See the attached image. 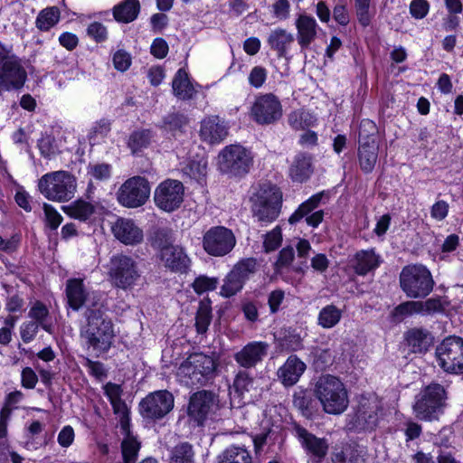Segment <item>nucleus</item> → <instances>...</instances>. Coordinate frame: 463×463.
<instances>
[{"instance_id":"f257e3e1","label":"nucleus","mask_w":463,"mask_h":463,"mask_svg":"<svg viewBox=\"0 0 463 463\" xmlns=\"http://www.w3.org/2000/svg\"><path fill=\"white\" fill-rule=\"evenodd\" d=\"M80 337L84 345L97 355L105 354L111 348L116 337L114 324L101 308H86Z\"/></svg>"},{"instance_id":"f03ea898","label":"nucleus","mask_w":463,"mask_h":463,"mask_svg":"<svg viewBox=\"0 0 463 463\" xmlns=\"http://www.w3.org/2000/svg\"><path fill=\"white\" fill-rule=\"evenodd\" d=\"M315 395L325 412L341 414L349 403L347 391L341 380L331 374L318 378L315 385Z\"/></svg>"},{"instance_id":"7ed1b4c3","label":"nucleus","mask_w":463,"mask_h":463,"mask_svg":"<svg viewBox=\"0 0 463 463\" xmlns=\"http://www.w3.org/2000/svg\"><path fill=\"white\" fill-rule=\"evenodd\" d=\"M217 365V362L212 356L194 353L180 364L177 376L186 386L205 385L214 377Z\"/></svg>"},{"instance_id":"20e7f679","label":"nucleus","mask_w":463,"mask_h":463,"mask_svg":"<svg viewBox=\"0 0 463 463\" xmlns=\"http://www.w3.org/2000/svg\"><path fill=\"white\" fill-rule=\"evenodd\" d=\"M37 187L47 200L64 203L74 197L77 181L70 172L59 170L43 175L38 180Z\"/></svg>"},{"instance_id":"39448f33","label":"nucleus","mask_w":463,"mask_h":463,"mask_svg":"<svg viewBox=\"0 0 463 463\" xmlns=\"http://www.w3.org/2000/svg\"><path fill=\"white\" fill-rule=\"evenodd\" d=\"M446 400L445 388L439 383H431L416 396L413 412L420 420H436L443 413Z\"/></svg>"},{"instance_id":"423d86ee","label":"nucleus","mask_w":463,"mask_h":463,"mask_svg":"<svg viewBox=\"0 0 463 463\" xmlns=\"http://www.w3.org/2000/svg\"><path fill=\"white\" fill-rule=\"evenodd\" d=\"M400 286L408 298H421L432 291L434 280L430 271L425 266L408 265L400 274Z\"/></svg>"},{"instance_id":"0eeeda50","label":"nucleus","mask_w":463,"mask_h":463,"mask_svg":"<svg viewBox=\"0 0 463 463\" xmlns=\"http://www.w3.org/2000/svg\"><path fill=\"white\" fill-rule=\"evenodd\" d=\"M108 275L113 287L127 290L137 285L141 272L138 263L132 257L118 253L109 260Z\"/></svg>"},{"instance_id":"6e6552de","label":"nucleus","mask_w":463,"mask_h":463,"mask_svg":"<svg viewBox=\"0 0 463 463\" xmlns=\"http://www.w3.org/2000/svg\"><path fill=\"white\" fill-rule=\"evenodd\" d=\"M281 202L279 189L275 185L264 184L252 198L253 216L260 222H272L280 213Z\"/></svg>"},{"instance_id":"1a4fd4ad","label":"nucleus","mask_w":463,"mask_h":463,"mask_svg":"<svg viewBox=\"0 0 463 463\" xmlns=\"http://www.w3.org/2000/svg\"><path fill=\"white\" fill-rule=\"evenodd\" d=\"M219 169L231 176L245 175L252 165L251 153L240 145L225 146L218 156Z\"/></svg>"},{"instance_id":"9d476101","label":"nucleus","mask_w":463,"mask_h":463,"mask_svg":"<svg viewBox=\"0 0 463 463\" xmlns=\"http://www.w3.org/2000/svg\"><path fill=\"white\" fill-rule=\"evenodd\" d=\"M438 365L446 373H463V338L446 337L435 350Z\"/></svg>"},{"instance_id":"9b49d317","label":"nucleus","mask_w":463,"mask_h":463,"mask_svg":"<svg viewBox=\"0 0 463 463\" xmlns=\"http://www.w3.org/2000/svg\"><path fill=\"white\" fill-rule=\"evenodd\" d=\"M27 80V72L22 61L14 54L0 51V95L22 89Z\"/></svg>"},{"instance_id":"f8f14e48","label":"nucleus","mask_w":463,"mask_h":463,"mask_svg":"<svg viewBox=\"0 0 463 463\" xmlns=\"http://www.w3.org/2000/svg\"><path fill=\"white\" fill-rule=\"evenodd\" d=\"M383 414V405L373 393L361 395L353 418L354 425L359 430L374 429Z\"/></svg>"},{"instance_id":"ddd939ff","label":"nucleus","mask_w":463,"mask_h":463,"mask_svg":"<svg viewBox=\"0 0 463 463\" xmlns=\"http://www.w3.org/2000/svg\"><path fill=\"white\" fill-rule=\"evenodd\" d=\"M150 195L148 181L142 176L126 180L117 192L118 203L128 208H137L146 203Z\"/></svg>"},{"instance_id":"4468645a","label":"nucleus","mask_w":463,"mask_h":463,"mask_svg":"<svg viewBox=\"0 0 463 463\" xmlns=\"http://www.w3.org/2000/svg\"><path fill=\"white\" fill-rule=\"evenodd\" d=\"M235 245L234 233L224 226L212 227L203 237V248L211 256H225L233 250Z\"/></svg>"},{"instance_id":"2eb2a0df","label":"nucleus","mask_w":463,"mask_h":463,"mask_svg":"<svg viewBox=\"0 0 463 463\" xmlns=\"http://www.w3.org/2000/svg\"><path fill=\"white\" fill-rule=\"evenodd\" d=\"M282 114L280 100L272 93L259 95L250 108V117L259 125L274 124Z\"/></svg>"},{"instance_id":"dca6fc26","label":"nucleus","mask_w":463,"mask_h":463,"mask_svg":"<svg viewBox=\"0 0 463 463\" xmlns=\"http://www.w3.org/2000/svg\"><path fill=\"white\" fill-rule=\"evenodd\" d=\"M184 187L182 182L166 179L160 183L155 190L156 205L166 213L178 209L184 202Z\"/></svg>"},{"instance_id":"f3484780","label":"nucleus","mask_w":463,"mask_h":463,"mask_svg":"<svg viewBox=\"0 0 463 463\" xmlns=\"http://www.w3.org/2000/svg\"><path fill=\"white\" fill-rule=\"evenodd\" d=\"M174 396L166 390L149 393L139 403L141 415L148 420H160L174 408Z\"/></svg>"},{"instance_id":"a211bd4d","label":"nucleus","mask_w":463,"mask_h":463,"mask_svg":"<svg viewBox=\"0 0 463 463\" xmlns=\"http://www.w3.org/2000/svg\"><path fill=\"white\" fill-rule=\"evenodd\" d=\"M66 296L69 306L73 310H79L83 306L87 308H100L101 294L87 290L83 280L71 279L66 283Z\"/></svg>"},{"instance_id":"6ab92c4d","label":"nucleus","mask_w":463,"mask_h":463,"mask_svg":"<svg viewBox=\"0 0 463 463\" xmlns=\"http://www.w3.org/2000/svg\"><path fill=\"white\" fill-rule=\"evenodd\" d=\"M269 348V345L266 342H250L233 354V359L244 369L254 368L267 356Z\"/></svg>"},{"instance_id":"aec40b11","label":"nucleus","mask_w":463,"mask_h":463,"mask_svg":"<svg viewBox=\"0 0 463 463\" xmlns=\"http://www.w3.org/2000/svg\"><path fill=\"white\" fill-rule=\"evenodd\" d=\"M158 247H160V260L165 268L175 272L186 271L190 259L182 247L173 244H159Z\"/></svg>"},{"instance_id":"412c9836","label":"nucleus","mask_w":463,"mask_h":463,"mask_svg":"<svg viewBox=\"0 0 463 463\" xmlns=\"http://www.w3.org/2000/svg\"><path fill=\"white\" fill-rule=\"evenodd\" d=\"M111 231L115 238L125 245H137L143 241V231L131 219L118 218Z\"/></svg>"},{"instance_id":"4be33fe9","label":"nucleus","mask_w":463,"mask_h":463,"mask_svg":"<svg viewBox=\"0 0 463 463\" xmlns=\"http://www.w3.org/2000/svg\"><path fill=\"white\" fill-rule=\"evenodd\" d=\"M228 124L219 116H209L201 121L200 137L209 144H217L228 136Z\"/></svg>"},{"instance_id":"5701e85b","label":"nucleus","mask_w":463,"mask_h":463,"mask_svg":"<svg viewBox=\"0 0 463 463\" xmlns=\"http://www.w3.org/2000/svg\"><path fill=\"white\" fill-rule=\"evenodd\" d=\"M293 432L308 453L319 459L326 455L328 445L325 439L316 437L298 423L293 424Z\"/></svg>"},{"instance_id":"b1692460","label":"nucleus","mask_w":463,"mask_h":463,"mask_svg":"<svg viewBox=\"0 0 463 463\" xmlns=\"http://www.w3.org/2000/svg\"><path fill=\"white\" fill-rule=\"evenodd\" d=\"M306 369V364L296 354H291L278 369L277 376L285 387H291L299 381Z\"/></svg>"},{"instance_id":"393cba45","label":"nucleus","mask_w":463,"mask_h":463,"mask_svg":"<svg viewBox=\"0 0 463 463\" xmlns=\"http://www.w3.org/2000/svg\"><path fill=\"white\" fill-rule=\"evenodd\" d=\"M214 402V395L209 391H200L194 393L189 402L188 414L199 425L206 419Z\"/></svg>"},{"instance_id":"a878e982","label":"nucleus","mask_w":463,"mask_h":463,"mask_svg":"<svg viewBox=\"0 0 463 463\" xmlns=\"http://www.w3.org/2000/svg\"><path fill=\"white\" fill-rule=\"evenodd\" d=\"M295 25L298 43L302 51L307 50L317 36L318 24L313 16L301 14L297 17Z\"/></svg>"},{"instance_id":"bb28decb","label":"nucleus","mask_w":463,"mask_h":463,"mask_svg":"<svg viewBox=\"0 0 463 463\" xmlns=\"http://www.w3.org/2000/svg\"><path fill=\"white\" fill-rule=\"evenodd\" d=\"M404 338L410 350L414 354L426 353L434 342V337L429 330L418 327L408 330Z\"/></svg>"},{"instance_id":"cd10ccee","label":"nucleus","mask_w":463,"mask_h":463,"mask_svg":"<svg viewBox=\"0 0 463 463\" xmlns=\"http://www.w3.org/2000/svg\"><path fill=\"white\" fill-rule=\"evenodd\" d=\"M294 42L293 33L280 27L271 30L267 38L268 45L279 57H286Z\"/></svg>"},{"instance_id":"c85d7f7f","label":"nucleus","mask_w":463,"mask_h":463,"mask_svg":"<svg viewBox=\"0 0 463 463\" xmlns=\"http://www.w3.org/2000/svg\"><path fill=\"white\" fill-rule=\"evenodd\" d=\"M313 173L311 156L299 153L298 154L289 167V176L294 182L303 183L307 181Z\"/></svg>"},{"instance_id":"c756f323","label":"nucleus","mask_w":463,"mask_h":463,"mask_svg":"<svg viewBox=\"0 0 463 463\" xmlns=\"http://www.w3.org/2000/svg\"><path fill=\"white\" fill-rule=\"evenodd\" d=\"M121 428L125 432V437L121 442L124 463H134L137 458L141 444L137 437L130 432L127 421H121Z\"/></svg>"},{"instance_id":"7c9ffc66","label":"nucleus","mask_w":463,"mask_h":463,"mask_svg":"<svg viewBox=\"0 0 463 463\" xmlns=\"http://www.w3.org/2000/svg\"><path fill=\"white\" fill-rule=\"evenodd\" d=\"M379 146L377 142L362 143L358 146V162L361 170L369 174L374 169L378 160Z\"/></svg>"},{"instance_id":"2f4dec72","label":"nucleus","mask_w":463,"mask_h":463,"mask_svg":"<svg viewBox=\"0 0 463 463\" xmlns=\"http://www.w3.org/2000/svg\"><path fill=\"white\" fill-rule=\"evenodd\" d=\"M379 256L373 250L358 251L354 259L353 268L358 275H366L379 266Z\"/></svg>"},{"instance_id":"473e14b6","label":"nucleus","mask_w":463,"mask_h":463,"mask_svg":"<svg viewBox=\"0 0 463 463\" xmlns=\"http://www.w3.org/2000/svg\"><path fill=\"white\" fill-rule=\"evenodd\" d=\"M172 88L174 94L180 99H191L195 94V90L184 69L177 71L172 82Z\"/></svg>"},{"instance_id":"72a5a7b5","label":"nucleus","mask_w":463,"mask_h":463,"mask_svg":"<svg viewBox=\"0 0 463 463\" xmlns=\"http://www.w3.org/2000/svg\"><path fill=\"white\" fill-rule=\"evenodd\" d=\"M140 12V4L138 0H125L113 8V16L116 21L120 23L133 22Z\"/></svg>"},{"instance_id":"f704fd0d","label":"nucleus","mask_w":463,"mask_h":463,"mask_svg":"<svg viewBox=\"0 0 463 463\" xmlns=\"http://www.w3.org/2000/svg\"><path fill=\"white\" fill-rule=\"evenodd\" d=\"M96 205L90 202L79 199L68 206H64V212L71 217L85 222L90 219L96 211Z\"/></svg>"},{"instance_id":"c9c22d12","label":"nucleus","mask_w":463,"mask_h":463,"mask_svg":"<svg viewBox=\"0 0 463 463\" xmlns=\"http://www.w3.org/2000/svg\"><path fill=\"white\" fill-rule=\"evenodd\" d=\"M218 463H252V458L244 447L232 445L219 455Z\"/></svg>"},{"instance_id":"e433bc0d","label":"nucleus","mask_w":463,"mask_h":463,"mask_svg":"<svg viewBox=\"0 0 463 463\" xmlns=\"http://www.w3.org/2000/svg\"><path fill=\"white\" fill-rule=\"evenodd\" d=\"M153 139V134L149 129H140L132 132L128 140V146L133 155H137L148 147Z\"/></svg>"},{"instance_id":"4c0bfd02","label":"nucleus","mask_w":463,"mask_h":463,"mask_svg":"<svg viewBox=\"0 0 463 463\" xmlns=\"http://www.w3.org/2000/svg\"><path fill=\"white\" fill-rule=\"evenodd\" d=\"M342 317V311L334 305L324 307L317 317V324L326 329L332 328L336 326Z\"/></svg>"},{"instance_id":"58836bf2","label":"nucleus","mask_w":463,"mask_h":463,"mask_svg":"<svg viewBox=\"0 0 463 463\" xmlns=\"http://www.w3.org/2000/svg\"><path fill=\"white\" fill-rule=\"evenodd\" d=\"M60 20V10L56 6L42 10L36 18L35 25L41 31H48Z\"/></svg>"},{"instance_id":"ea45409f","label":"nucleus","mask_w":463,"mask_h":463,"mask_svg":"<svg viewBox=\"0 0 463 463\" xmlns=\"http://www.w3.org/2000/svg\"><path fill=\"white\" fill-rule=\"evenodd\" d=\"M323 196L324 193H318L301 203L295 213L289 217L288 222L293 224L300 221L302 218L309 216V213L319 205Z\"/></svg>"},{"instance_id":"a19ab883","label":"nucleus","mask_w":463,"mask_h":463,"mask_svg":"<svg viewBox=\"0 0 463 463\" xmlns=\"http://www.w3.org/2000/svg\"><path fill=\"white\" fill-rule=\"evenodd\" d=\"M315 121V117L305 109L294 110L288 117L289 126L296 130L309 128L314 125Z\"/></svg>"},{"instance_id":"79ce46f5","label":"nucleus","mask_w":463,"mask_h":463,"mask_svg":"<svg viewBox=\"0 0 463 463\" xmlns=\"http://www.w3.org/2000/svg\"><path fill=\"white\" fill-rule=\"evenodd\" d=\"M418 314L417 302L405 301L395 307L390 313V321L393 324L402 322L406 317Z\"/></svg>"},{"instance_id":"37998d69","label":"nucleus","mask_w":463,"mask_h":463,"mask_svg":"<svg viewBox=\"0 0 463 463\" xmlns=\"http://www.w3.org/2000/svg\"><path fill=\"white\" fill-rule=\"evenodd\" d=\"M28 317L33 322L41 325V327L48 333L52 332V325L48 323L49 310L41 301H35L29 310Z\"/></svg>"},{"instance_id":"c03bdc74","label":"nucleus","mask_w":463,"mask_h":463,"mask_svg":"<svg viewBox=\"0 0 463 463\" xmlns=\"http://www.w3.org/2000/svg\"><path fill=\"white\" fill-rule=\"evenodd\" d=\"M212 321V307L209 301H201L195 317V326L199 334H204Z\"/></svg>"},{"instance_id":"a18cd8bd","label":"nucleus","mask_w":463,"mask_h":463,"mask_svg":"<svg viewBox=\"0 0 463 463\" xmlns=\"http://www.w3.org/2000/svg\"><path fill=\"white\" fill-rule=\"evenodd\" d=\"M244 281L232 269L223 280V285L221 288V294L226 298L234 296L237 292L241 291L243 288Z\"/></svg>"},{"instance_id":"49530a36","label":"nucleus","mask_w":463,"mask_h":463,"mask_svg":"<svg viewBox=\"0 0 463 463\" xmlns=\"http://www.w3.org/2000/svg\"><path fill=\"white\" fill-rule=\"evenodd\" d=\"M278 345L281 351L295 352L303 348L302 338L295 331H286L278 338Z\"/></svg>"},{"instance_id":"de8ad7c7","label":"nucleus","mask_w":463,"mask_h":463,"mask_svg":"<svg viewBox=\"0 0 463 463\" xmlns=\"http://www.w3.org/2000/svg\"><path fill=\"white\" fill-rule=\"evenodd\" d=\"M194 456L192 445L183 442L173 449L169 463H194Z\"/></svg>"},{"instance_id":"09e8293b","label":"nucleus","mask_w":463,"mask_h":463,"mask_svg":"<svg viewBox=\"0 0 463 463\" xmlns=\"http://www.w3.org/2000/svg\"><path fill=\"white\" fill-rule=\"evenodd\" d=\"M232 269L245 283L250 276L257 272L259 264L255 258H247L240 260Z\"/></svg>"},{"instance_id":"8fccbe9b","label":"nucleus","mask_w":463,"mask_h":463,"mask_svg":"<svg viewBox=\"0 0 463 463\" xmlns=\"http://www.w3.org/2000/svg\"><path fill=\"white\" fill-rule=\"evenodd\" d=\"M418 307V314L422 316H430L436 313H441L444 310V307L440 298H431L426 301H416Z\"/></svg>"},{"instance_id":"3c124183","label":"nucleus","mask_w":463,"mask_h":463,"mask_svg":"<svg viewBox=\"0 0 463 463\" xmlns=\"http://www.w3.org/2000/svg\"><path fill=\"white\" fill-rule=\"evenodd\" d=\"M376 126L375 124L369 119H364L359 128V139L358 143L359 145H362V143H372L376 142Z\"/></svg>"},{"instance_id":"603ef678","label":"nucleus","mask_w":463,"mask_h":463,"mask_svg":"<svg viewBox=\"0 0 463 463\" xmlns=\"http://www.w3.org/2000/svg\"><path fill=\"white\" fill-rule=\"evenodd\" d=\"M293 404L301 411L303 416L309 417L311 415V398L307 391L299 390L296 392L293 395Z\"/></svg>"},{"instance_id":"864d4df0","label":"nucleus","mask_w":463,"mask_h":463,"mask_svg":"<svg viewBox=\"0 0 463 463\" xmlns=\"http://www.w3.org/2000/svg\"><path fill=\"white\" fill-rule=\"evenodd\" d=\"M254 379L246 371H240L234 379L233 387L240 395H243L245 392H250L252 388Z\"/></svg>"},{"instance_id":"5fc2aeb1","label":"nucleus","mask_w":463,"mask_h":463,"mask_svg":"<svg viewBox=\"0 0 463 463\" xmlns=\"http://www.w3.org/2000/svg\"><path fill=\"white\" fill-rule=\"evenodd\" d=\"M188 123V118L182 113H171L163 119V127L169 131L181 130Z\"/></svg>"},{"instance_id":"6e6d98bb","label":"nucleus","mask_w":463,"mask_h":463,"mask_svg":"<svg viewBox=\"0 0 463 463\" xmlns=\"http://www.w3.org/2000/svg\"><path fill=\"white\" fill-rule=\"evenodd\" d=\"M371 0H354V7L359 23L366 27L370 24L373 14L370 12Z\"/></svg>"},{"instance_id":"4d7b16f0","label":"nucleus","mask_w":463,"mask_h":463,"mask_svg":"<svg viewBox=\"0 0 463 463\" xmlns=\"http://www.w3.org/2000/svg\"><path fill=\"white\" fill-rule=\"evenodd\" d=\"M282 242V233L279 226H276L272 231L265 235L263 247L265 252H270L277 250Z\"/></svg>"},{"instance_id":"13d9d810","label":"nucleus","mask_w":463,"mask_h":463,"mask_svg":"<svg viewBox=\"0 0 463 463\" xmlns=\"http://www.w3.org/2000/svg\"><path fill=\"white\" fill-rule=\"evenodd\" d=\"M218 279L204 275L197 277L193 282V288L197 294H203L216 288Z\"/></svg>"},{"instance_id":"bf43d9fd","label":"nucleus","mask_w":463,"mask_h":463,"mask_svg":"<svg viewBox=\"0 0 463 463\" xmlns=\"http://www.w3.org/2000/svg\"><path fill=\"white\" fill-rule=\"evenodd\" d=\"M43 208L46 225L52 230H56L62 222V216L52 205L47 203H43Z\"/></svg>"},{"instance_id":"052dcab7","label":"nucleus","mask_w":463,"mask_h":463,"mask_svg":"<svg viewBox=\"0 0 463 463\" xmlns=\"http://www.w3.org/2000/svg\"><path fill=\"white\" fill-rule=\"evenodd\" d=\"M111 166L109 164L89 165L88 175L99 181L108 180L110 177Z\"/></svg>"},{"instance_id":"680f3d73","label":"nucleus","mask_w":463,"mask_h":463,"mask_svg":"<svg viewBox=\"0 0 463 463\" xmlns=\"http://www.w3.org/2000/svg\"><path fill=\"white\" fill-rule=\"evenodd\" d=\"M184 172L192 178L200 179L206 175L207 161L201 159L199 161H192L184 168Z\"/></svg>"},{"instance_id":"e2e57ef3","label":"nucleus","mask_w":463,"mask_h":463,"mask_svg":"<svg viewBox=\"0 0 463 463\" xmlns=\"http://www.w3.org/2000/svg\"><path fill=\"white\" fill-rule=\"evenodd\" d=\"M267 70L261 66H255L251 69L248 80L250 86L260 89L267 80Z\"/></svg>"},{"instance_id":"0e129e2a","label":"nucleus","mask_w":463,"mask_h":463,"mask_svg":"<svg viewBox=\"0 0 463 463\" xmlns=\"http://www.w3.org/2000/svg\"><path fill=\"white\" fill-rule=\"evenodd\" d=\"M41 325L37 322L27 321L22 324L20 327V335L23 342L30 343L36 336Z\"/></svg>"},{"instance_id":"69168bd1","label":"nucleus","mask_w":463,"mask_h":463,"mask_svg":"<svg viewBox=\"0 0 463 463\" xmlns=\"http://www.w3.org/2000/svg\"><path fill=\"white\" fill-rule=\"evenodd\" d=\"M295 257L294 249L292 247H285L283 248L278 256V259L275 262V269L277 271L281 270L284 268H288L293 261Z\"/></svg>"},{"instance_id":"338daca9","label":"nucleus","mask_w":463,"mask_h":463,"mask_svg":"<svg viewBox=\"0 0 463 463\" xmlns=\"http://www.w3.org/2000/svg\"><path fill=\"white\" fill-rule=\"evenodd\" d=\"M335 355L330 349L319 350L316 354L315 364L317 368L324 370L333 364Z\"/></svg>"},{"instance_id":"774afa93","label":"nucleus","mask_w":463,"mask_h":463,"mask_svg":"<svg viewBox=\"0 0 463 463\" xmlns=\"http://www.w3.org/2000/svg\"><path fill=\"white\" fill-rule=\"evenodd\" d=\"M273 15L279 20H287L289 17L290 5L288 0H276L272 5Z\"/></svg>"}]
</instances>
